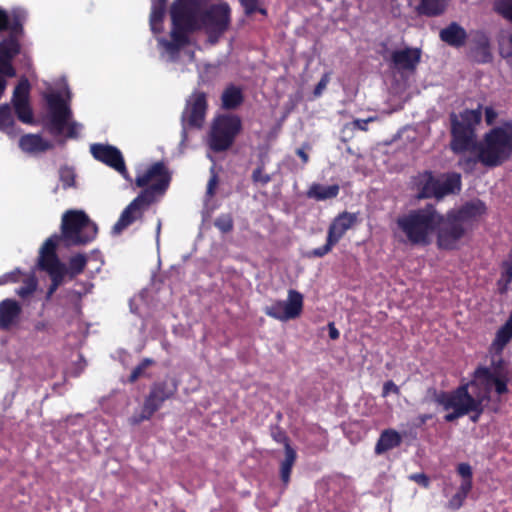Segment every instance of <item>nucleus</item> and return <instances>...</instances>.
Segmentation results:
<instances>
[{
	"mask_svg": "<svg viewBox=\"0 0 512 512\" xmlns=\"http://www.w3.org/2000/svg\"><path fill=\"white\" fill-rule=\"evenodd\" d=\"M172 180L171 172L164 161H157L150 165L147 170L138 174L135 184L143 190L134 198L122 211L119 219L112 228L113 234H120L137 219L142 218L144 212L157 198L163 196L169 188Z\"/></svg>",
	"mask_w": 512,
	"mask_h": 512,
	"instance_id": "f257e3e1",
	"label": "nucleus"
},
{
	"mask_svg": "<svg viewBox=\"0 0 512 512\" xmlns=\"http://www.w3.org/2000/svg\"><path fill=\"white\" fill-rule=\"evenodd\" d=\"M486 210L485 203L475 199L442 214L443 226L437 237V247L446 251L457 250L462 239L480 221Z\"/></svg>",
	"mask_w": 512,
	"mask_h": 512,
	"instance_id": "f03ea898",
	"label": "nucleus"
},
{
	"mask_svg": "<svg viewBox=\"0 0 512 512\" xmlns=\"http://www.w3.org/2000/svg\"><path fill=\"white\" fill-rule=\"evenodd\" d=\"M396 226L410 245L427 246L431 243L432 234L436 233V238L438 237L443 218L435 205L426 204L398 216Z\"/></svg>",
	"mask_w": 512,
	"mask_h": 512,
	"instance_id": "7ed1b4c3",
	"label": "nucleus"
},
{
	"mask_svg": "<svg viewBox=\"0 0 512 512\" xmlns=\"http://www.w3.org/2000/svg\"><path fill=\"white\" fill-rule=\"evenodd\" d=\"M509 381L508 363L502 356H492L489 366L479 365L474 370L468 385L477 398L489 402L493 390L498 396L508 393Z\"/></svg>",
	"mask_w": 512,
	"mask_h": 512,
	"instance_id": "20e7f679",
	"label": "nucleus"
},
{
	"mask_svg": "<svg viewBox=\"0 0 512 512\" xmlns=\"http://www.w3.org/2000/svg\"><path fill=\"white\" fill-rule=\"evenodd\" d=\"M512 156V124L494 127L485 134L478 147V161L487 167H497Z\"/></svg>",
	"mask_w": 512,
	"mask_h": 512,
	"instance_id": "39448f33",
	"label": "nucleus"
},
{
	"mask_svg": "<svg viewBox=\"0 0 512 512\" xmlns=\"http://www.w3.org/2000/svg\"><path fill=\"white\" fill-rule=\"evenodd\" d=\"M44 100L47 103L48 115L43 125L49 134L57 137L66 130V137L76 138L78 123L72 120L73 114L68 101L58 92L44 94Z\"/></svg>",
	"mask_w": 512,
	"mask_h": 512,
	"instance_id": "423d86ee",
	"label": "nucleus"
},
{
	"mask_svg": "<svg viewBox=\"0 0 512 512\" xmlns=\"http://www.w3.org/2000/svg\"><path fill=\"white\" fill-rule=\"evenodd\" d=\"M97 233V225L84 211L68 210L62 215L60 236L65 247L86 245L96 238Z\"/></svg>",
	"mask_w": 512,
	"mask_h": 512,
	"instance_id": "0eeeda50",
	"label": "nucleus"
},
{
	"mask_svg": "<svg viewBox=\"0 0 512 512\" xmlns=\"http://www.w3.org/2000/svg\"><path fill=\"white\" fill-rule=\"evenodd\" d=\"M481 105L477 109H466L459 114H451L450 148L455 154L472 150L476 146L475 127L481 122Z\"/></svg>",
	"mask_w": 512,
	"mask_h": 512,
	"instance_id": "6e6552de",
	"label": "nucleus"
},
{
	"mask_svg": "<svg viewBox=\"0 0 512 512\" xmlns=\"http://www.w3.org/2000/svg\"><path fill=\"white\" fill-rule=\"evenodd\" d=\"M242 131L241 118L236 114H220L214 117L209 135V148L215 153L229 150Z\"/></svg>",
	"mask_w": 512,
	"mask_h": 512,
	"instance_id": "1a4fd4ad",
	"label": "nucleus"
},
{
	"mask_svg": "<svg viewBox=\"0 0 512 512\" xmlns=\"http://www.w3.org/2000/svg\"><path fill=\"white\" fill-rule=\"evenodd\" d=\"M470 385L463 383L456 389L446 392L440 391L435 394V402L441 405L444 410L452 409V412L444 416L446 422H454L455 420L469 415L472 409H475L476 394L469 392Z\"/></svg>",
	"mask_w": 512,
	"mask_h": 512,
	"instance_id": "9d476101",
	"label": "nucleus"
},
{
	"mask_svg": "<svg viewBox=\"0 0 512 512\" xmlns=\"http://www.w3.org/2000/svg\"><path fill=\"white\" fill-rule=\"evenodd\" d=\"M231 25V9L228 3L210 5L199 15V29H202L211 44L219 42Z\"/></svg>",
	"mask_w": 512,
	"mask_h": 512,
	"instance_id": "9b49d317",
	"label": "nucleus"
},
{
	"mask_svg": "<svg viewBox=\"0 0 512 512\" xmlns=\"http://www.w3.org/2000/svg\"><path fill=\"white\" fill-rule=\"evenodd\" d=\"M13 17L12 33L0 41V74L9 78L15 77L17 74L12 61L21 53L20 39L24 35L23 13L16 11Z\"/></svg>",
	"mask_w": 512,
	"mask_h": 512,
	"instance_id": "f8f14e48",
	"label": "nucleus"
},
{
	"mask_svg": "<svg viewBox=\"0 0 512 512\" xmlns=\"http://www.w3.org/2000/svg\"><path fill=\"white\" fill-rule=\"evenodd\" d=\"M356 223L357 215L355 213L347 211L339 213L328 227L326 243L321 247L309 251L307 257L321 258L330 253L333 247Z\"/></svg>",
	"mask_w": 512,
	"mask_h": 512,
	"instance_id": "ddd939ff",
	"label": "nucleus"
},
{
	"mask_svg": "<svg viewBox=\"0 0 512 512\" xmlns=\"http://www.w3.org/2000/svg\"><path fill=\"white\" fill-rule=\"evenodd\" d=\"M304 297L295 289H289L287 300H276L264 308V313L276 320L286 322L300 317L303 312Z\"/></svg>",
	"mask_w": 512,
	"mask_h": 512,
	"instance_id": "4468645a",
	"label": "nucleus"
},
{
	"mask_svg": "<svg viewBox=\"0 0 512 512\" xmlns=\"http://www.w3.org/2000/svg\"><path fill=\"white\" fill-rule=\"evenodd\" d=\"M207 110V94L199 90L194 91L186 100L181 114L183 129H201L206 119Z\"/></svg>",
	"mask_w": 512,
	"mask_h": 512,
	"instance_id": "2eb2a0df",
	"label": "nucleus"
},
{
	"mask_svg": "<svg viewBox=\"0 0 512 512\" xmlns=\"http://www.w3.org/2000/svg\"><path fill=\"white\" fill-rule=\"evenodd\" d=\"M177 391V385L169 384L166 381H159L152 384L149 394L146 396L141 414L139 418L135 420V423H139L144 420H149L158 411L163 403L173 397Z\"/></svg>",
	"mask_w": 512,
	"mask_h": 512,
	"instance_id": "dca6fc26",
	"label": "nucleus"
},
{
	"mask_svg": "<svg viewBox=\"0 0 512 512\" xmlns=\"http://www.w3.org/2000/svg\"><path fill=\"white\" fill-rule=\"evenodd\" d=\"M199 12V0H175L170 9L172 24H183L189 30H199Z\"/></svg>",
	"mask_w": 512,
	"mask_h": 512,
	"instance_id": "f3484780",
	"label": "nucleus"
},
{
	"mask_svg": "<svg viewBox=\"0 0 512 512\" xmlns=\"http://www.w3.org/2000/svg\"><path fill=\"white\" fill-rule=\"evenodd\" d=\"M31 85L26 77H22L14 88L11 98L17 119L24 124H33L34 115L30 104Z\"/></svg>",
	"mask_w": 512,
	"mask_h": 512,
	"instance_id": "a211bd4d",
	"label": "nucleus"
},
{
	"mask_svg": "<svg viewBox=\"0 0 512 512\" xmlns=\"http://www.w3.org/2000/svg\"><path fill=\"white\" fill-rule=\"evenodd\" d=\"M90 153L97 161L114 169L124 178H128V170L121 151L109 144L94 143L90 146Z\"/></svg>",
	"mask_w": 512,
	"mask_h": 512,
	"instance_id": "6ab92c4d",
	"label": "nucleus"
},
{
	"mask_svg": "<svg viewBox=\"0 0 512 512\" xmlns=\"http://www.w3.org/2000/svg\"><path fill=\"white\" fill-rule=\"evenodd\" d=\"M422 51L420 48L405 47L394 50L391 53V63L397 70L414 72L421 62Z\"/></svg>",
	"mask_w": 512,
	"mask_h": 512,
	"instance_id": "aec40b11",
	"label": "nucleus"
},
{
	"mask_svg": "<svg viewBox=\"0 0 512 512\" xmlns=\"http://www.w3.org/2000/svg\"><path fill=\"white\" fill-rule=\"evenodd\" d=\"M195 30H189L185 25L180 24H172L171 29V40L160 39L159 43L165 48L167 52L170 54H175L180 51L181 48L186 46L189 43V32H194Z\"/></svg>",
	"mask_w": 512,
	"mask_h": 512,
	"instance_id": "412c9836",
	"label": "nucleus"
},
{
	"mask_svg": "<svg viewBox=\"0 0 512 512\" xmlns=\"http://www.w3.org/2000/svg\"><path fill=\"white\" fill-rule=\"evenodd\" d=\"M20 304L13 299H4L0 302V330H9L21 314Z\"/></svg>",
	"mask_w": 512,
	"mask_h": 512,
	"instance_id": "4be33fe9",
	"label": "nucleus"
},
{
	"mask_svg": "<svg viewBox=\"0 0 512 512\" xmlns=\"http://www.w3.org/2000/svg\"><path fill=\"white\" fill-rule=\"evenodd\" d=\"M441 41L454 48H461L466 44L468 35L466 30L457 22H451L440 30Z\"/></svg>",
	"mask_w": 512,
	"mask_h": 512,
	"instance_id": "5701e85b",
	"label": "nucleus"
},
{
	"mask_svg": "<svg viewBox=\"0 0 512 512\" xmlns=\"http://www.w3.org/2000/svg\"><path fill=\"white\" fill-rule=\"evenodd\" d=\"M59 242L62 241L61 236L58 234H53L48 239H46V241L43 243L40 249L38 259L39 268L61 262L56 253V249Z\"/></svg>",
	"mask_w": 512,
	"mask_h": 512,
	"instance_id": "b1692460",
	"label": "nucleus"
},
{
	"mask_svg": "<svg viewBox=\"0 0 512 512\" xmlns=\"http://www.w3.org/2000/svg\"><path fill=\"white\" fill-rule=\"evenodd\" d=\"M401 444L402 436L397 430L392 428L384 429L376 442L374 452L376 455H382L399 447Z\"/></svg>",
	"mask_w": 512,
	"mask_h": 512,
	"instance_id": "393cba45",
	"label": "nucleus"
},
{
	"mask_svg": "<svg viewBox=\"0 0 512 512\" xmlns=\"http://www.w3.org/2000/svg\"><path fill=\"white\" fill-rule=\"evenodd\" d=\"M19 147L23 152L35 154L48 151L53 145L38 134H25L19 139Z\"/></svg>",
	"mask_w": 512,
	"mask_h": 512,
	"instance_id": "a878e982",
	"label": "nucleus"
},
{
	"mask_svg": "<svg viewBox=\"0 0 512 512\" xmlns=\"http://www.w3.org/2000/svg\"><path fill=\"white\" fill-rule=\"evenodd\" d=\"M439 178H436L431 171H425L419 176L417 182L418 198L430 199L436 198L438 193Z\"/></svg>",
	"mask_w": 512,
	"mask_h": 512,
	"instance_id": "bb28decb",
	"label": "nucleus"
},
{
	"mask_svg": "<svg viewBox=\"0 0 512 512\" xmlns=\"http://www.w3.org/2000/svg\"><path fill=\"white\" fill-rule=\"evenodd\" d=\"M461 175L453 172L444 175V179H439L437 199H442L450 194H457L461 191Z\"/></svg>",
	"mask_w": 512,
	"mask_h": 512,
	"instance_id": "cd10ccee",
	"label": "nucleus"
},
{
	"mask_svg": "<svg viewBox=\"0 0 512 512\" xmlns=\"http://www.w3.org/2000/svg\"><path fill=\"white\" fill-rule=\"evenodd\" d=\"M447 7V0H420L415 11L420 16L437 17L442 15Z\"/></svg>",
	"mask_w": 512,
	"mask_h": 512,
	"instance_id": "c85d7f7f",
	"label": "nucleus"
},
{
	"mask_svg": "<svg viewBox=\"0 0 512 512\" xmlns=\"http://www.w3.org/2000/svg\"><path fill=\"white\" fill-rule=\"evenodd\" d=\"M222 107L226 110H233L239 107L243 101L244 96L241 88L235 85H229L225 88L221 95Z\"/></svg>",
	"mask_w": 512,
	"mask_h": 512,
	"instance_id": "c756f323",
	"label": "nucleus"
},
{
	"mask_svg": "<svg viewBox=\"0 0 512 512\" xmlns=\"http://www.w3.org/2000/svg\"><path fill=\"white\" fill-rule=\"evenodd\" d=\"M339 190L340 188L337 184L324 186L322 184L314 183L309 188L307 196L318 201H324L336 198L339 194Z\"/></svg>",
	"mask_w": 512,
	"mask_h": 512,
	"instance_id": "7c9ffc66",
	"label": "nucleus"
},
{
	"mask_svg": "<svg viewBox=\"0 0 512 512\" xmlns=\"http://www.w3.org/2000/svg\"><path fill=\"white\" fill-rule=\"evenodd\" d=\"M474 58L478 63H489L492 61L489 39L486 35L480 34L476 39Z\"/></svg>",
	"mask_w": 512,
	"mask_h": 512,
	"instance_id": "2f4dec72",
	"label": "nucleus"
},
{
	"mask_svg": "<svg viewBox=\"0 0 512 512\" xmlns=\"http://www.w3.org/2000/svg\"><path fill=\"white\" fill-rule=\"evenodd\" d=\"M297 453L291 445H287L285 449V459L281 462L280 477L284 485H287L290 481L292 468L296 462Z\"/></svg>",
	"mask_w": 512,
	"mask_h": 512,
	"instance_id": "473e14b6",
	"label": "nucleus"
},
{
	"mask_svg": "<svg viewBox=\"0 0 512 512\" xmlns=\"http://www.w3.org/2000/svg\"><path fill=\"white\" fill-rule=\"evenodd\" d=\"M166 11V0H157L153 3L150 13V26L153 32L162 30V23Z\"/></svg>",
	"mask_w": 512,
	"mask_h": 512,
	"instance_id": "72a5a7b5",
	"label": "nucleus"
},
{
	"mask_svg": "<svg viewBox=\"0 0 512 512\" xmlns=\"http://www.w3.org/2000/svg\"><path fill=\"white\" fill-rule=\"evenodd\" d=\"M15 128V120L12 115V108L8 103L0 105V130L12 134Z\"/></svg>",
	"mask_w": 512,
	"mask_h": 512,
	"instance_id": "f704fd0d",
	"label": "nucleus"
},
{
	"mask_svg": "<svg viewBox=\"0 0 512 512\" xmlns=\"http://www.w3.org/2000/svg\"><path fill=\"white\" fill-rule=\"evenodd\" d=\"M16 11H20L24 15V23L27 21L28 13L25 9L21 7H15L10 10V12H7L3 8L0 7V32L2 31H9V33H12V27L14 23V17L13 14Z\"/></svg>",
	"mask_w": 512,
	"mask_h": 512,
	"instance_id": "c9c22d12",
	"label": "nucleus"
},
{
	"mask_svg": "<svg viewBox=\"0 0 512 512\" xmlns=\"http://www.w3.org/2000/svg\"><path fill=\"white\" fill-rule=\"evenodd\" d=\"M87 261V257L81 253H78L70 257L67 271L68 276L71 280L84 272L87 265Z\"/></svg>",
	"mask_w": 512,
	"mask_h": 512,
	"instance_id": "e433bc0d",
	"label": "nucleus"
},
{
	"mask_svg": "<svg viewBox=\"0 0 512 512\" xmlns=\"http://www.w3.org/2000/svg\"><path fill=\"white\" fill-rule=\"evenodd\" d=\"M40 269L47 272L51 282L59 286L63 284L65 276L68 275L67 267L62 262L44 266Z\"/></svg>",
	"mask_w": 512,
	"mask_h": 512,
	"instance_id": "4c0bfd02",
	"label": "nucleus"
},
{
	"mask_svg": "<svg viewBox=\"0 0 512 512\" xmlns=\"http://www.w3.org/2000/svg\"><path fill=\"white\" fill-rule=\"evenodd\" d=\"M512 282V262L503 261L501 264V276L497 281L500 293H506Z\"/></svg>",
	"mask_w": 512,
	"mask_h": 512,
	"instance_id": "58836bf2",
	"label": "nucleus"
},
{
	"mask_svg": "<svg viewBox=\"0 0 512 512\" xmlns=\"http://www.w3.org/2000/svg\"><path fill=\"white\" fill-rule=\"evenodd\" d=\"M471 490L472 488H469L468 485H460L458 491L448 501L447 508L450 510L460 509Z\"/></svg>",
	"mask_w": 512,
	"mask_h": 512,
	"instance_id": "ea45409f",
	"label": "nucleus"
},
{
	"mask_svg": "<svg viewBox=\"0 0 512 512\" xmlns=\"http://www.w3.org/2000/svg\"><path fill=\"white\" fill-rule=\"evenodd\" d=\"M37 284L35 275H29L23 280V285L16 290V293L21 298H27L35 292Z\"/></svg>",
	"mask_w": 512,
	"mask_h": 512,
	"instance_id": "a19ab883",
	"label": "nucleus"
},
{
	"mask_svg": "<svg viewBox=\"0 0 512 512\" xmlns=\"http://www.w3.org/2000/svg\"><path fill=\"white\" fill-rule=\"evenodd\" d=\"M265 164L261 161L254 169L251 175L252 182L254 184L267 185L271 181V176L264 172Z\"/></svg>",
	"mask_w": 512,
	"mask_h": 512,
	"instance_id": "79ce46f5",
	"label": "nucleus"
},
{
	"mask_svg": "<svg viewBox=\"0 0 512 512\" xmlns=\"http://www.w3.org/2000/svg\"><path fill=\"white\" fill-rule=\"evenodd\" d=\"M214 225L220 232L229 233L233 230L234 221L230 214H221L215 219Z\"/></svg>",
	"mask_w": 512,
	"mask_h": 512,
	"instance_id": "37998d69",
	"label": "nucleus"
},
{
	"mask_svg": "<svg viewBox=\"0 0 512 512\" xmlns=\"http://www.w3.org/2000/svg\"><path fill=\"white\" fill-rule=\"evenodd\" d=\"M457 473L462 477L460 485H468L469 488L473 487V472L468 463H460L457 466Z\"/></svg>",
	"mask_w": 512,
	"mask_h": 512,
	"instance_id": "c03bdc74",
	"label": "nucleus"
},
{
	"mask_svg": "<svg viewBox=\"0 0 512 512\" xmlns=\"http://www.w3.org/2000/svg\"><path fill=\"white\" fill-rule=\"evenodd\" d=\"M59 177L64 189H68L75 185L74 170L68 166H63L59 170Z\"/></svg>",
	"mask_w": 512,
	"mask_h": 512,
	"instance_id": "a18cd8bd",
	"label": "nucleus"
},
{
	"mask_svg": "<svg viewBox=\"0 0 512 512\" xmlns=\"http://www.w3.org/2000/svg\"><path fill=\"white\" fill-rule=\"evenodd\" d=\"M154 364V360L150 358H144L131 372L129 376V382H136L141 377L144 371L151 365Z\"/></svg>",
	"mask_w": 512,
	"mask_h": 512,
	"instance_id": "49530a36",
	"label": "nucleus"
},
{
	"mask_svg": "<svg viewBox=\"0 0 512 512\" xmlns=\"http://www.w3.org/2000/svg\"><path fill=\"white\" fill-rule=\"evenodd\" d=\"M495 11L512 22V0H498L495 3Z\"/></svg>",
	"mask_w": 512,
	"mask_h": 512,
	"instance_id": "de8ad7c7",
	"label": "nucleus"
},
{
	"mask_svg": "<svg viewBox=\"0 0 512 512\" xmlns=\"http://www.w3.org/2000/svg\"><path fill=\"white\" fill-rule=\"evenodd\" d=\"M22 271L19 268H16L13 271L5 273L0 276V286L9 284V283H17L20 281L22 276Z\"/></svg>",
	"mask_w": 512,
	"mask_h": 512,
	"instance_id": "09e8293b",
	"label": "nucleus"
},
{
	"mask_svg": "<svg viewBox=\"0 0 512 512\" xmlns=\"http://www.w3.org/2000/svg\"><path fill=\"white\" fill-rule=\"evenodd\" d=\"M487 401L482 400L481 398H477L475 400V409H472L470 412V420L473 423H477L480 420L481 415L484 413L485 405Z\"/></svg>",
	"mask_w": 512,
	"mask_h": 512,
	"instance_id": "8fccbe9b",
	"label": "nucleus"
},
{
	"mask_svg": "<svg viewBox=\"0 0 512 512\" xmlns=\"http://www.w3.org/2000/svg\"><path fill=\"white\" fill-rule=\"evenodd\" d=\"M272 438L277 442L284 445V450L287 449V445H290L289 437L287 436L286 432L282 430L281 428H276L274 431H272Z\"/></svg>",
	"mask_w": 512,
	"mask_h": 512,
	"instance_id": "3c124183",
	"label": "nucleus"
},
{
	"mask_svg": "<svg viewBox=\"0 0 512 512\" xmlns=\"http://www.w3.org/2000/svg\"><path fill=\"white\" fill-rule=\"evenodd\" d=\"M240 3L248 16L254 14L257 10L258 0H240Z\"/></svg>",
	"mask_w": 512,
	"mask_h": 512,
	"instance_id": "603ef678",
	"label": "nucleus"
},
{
	"mask_svg": "<svg viewBox=\"0 0 512 512\" xmlns=\"http://www.w3.org/2000/svg\"><path fill=\"white\" fill-rule=\"evenodd\" d=\"M390 393L397 395L400 393L399 387L392 380H388L384 383L382 395L383 397H386Z\"/></svg>",
	"mask_w": 512,
	"mask_h": 512,
	"instance_id": "864d4df0",
	"label": "nucleus"
},
{
	"mask_svg": "<svg viewBox=\"0 0 512 512\" xmlns=\"http://www.w3.org/2000/svg\"><path fill=\"white\" fill-rule=\"evenodd\" d=\"M329 74L325 73L320 81L317 83V85L315 86V89H314V95L315 96H320L323 92V90L326 89L328 83H329Z\"/></svg>",
	"mask_w": 512,
	"mask_h": 512,
	"instance_id": "5fc2aeb1",
	"label": "nucleus"
},
{
	"mask_svg": "<svg viewBox=\"0 0 512 512\" xmlns=\"http://www.w3.org/2000/svg\"><path fill=\"white\" fill-rule=\"evenodd\" d=\"M217 184H218V178L216 175H213L209 179L208 184H207V192H206L207 195L212 197L215 194V189H216Z\"/></svg>",
	"mask_w": 512,
	"mask_h": 512,
	"instance_id": "6e6d98bb",
	"label": "nucleus"
},
{
	"mask_svg": "<svg viewBox=\"0 0 512 512\" xmlns=\"http://www.w3.org/2000/svg\"><path fill=\"white\" fill-rule=\"evenodd\" d=\"M497 118V113L492 107L485 108V120L488 125L493 124L495 119Z\"/></svg>",
	"mask_w": 512,
	"mask_h": 512,
	"instance_id": "4d7b16f0",
	"label": "nucleus"
},
{
	"mask_svg": "<svg viewBox=\"0 0 512 512\" xmlns=\"http://www.w3.org/2000/svg\"><path fill=\"white\" fill-rule=\"evenodd\" d=\"M372 118L363 120V119H356L353 121V126L359 130L367 131V124L369 121H371Z\"/></svg>",
	"mask_w": 512,
	"mask_h": 512,
	"instance_id": "13d9d810",
	"label": "nucleus"
},
{
	"mask_svg": "<svg viewBox=\"0 0 512 512\" xmlns=\"http://www.w3.org/2000/svg\"><path fill=\"white\" fill-rule=\"evenodd\" d=\"M411 478L414 479L415 481H417L419 484H422L424 486H428V484H429L428 477L423 473L415 474Z\"/></svg>",
	"mask_w": 512,
	"mask_h": 512,
	"instance_id": "bf43d9fd",
	"label": "nucleus"
},
{
	"mask_svg": "<svg viewBox=\"0 0 512 512\" xmlns=\"http://www.w3.org/2000/svg\"><path fill=\"white\" fill-rule=\"evenodd\" d=\"M328 327H329V337L332 340L338 339L340 334H339L338 329L335 327L334 323H329Z\"/></svg>",
	"mask_w": 512,
	"mask_h": 512,
	"instance_id": "052dcab7",
	"label": "nucleus"
},
{
	"mask_svg": "<svg viewBox=\"0 0 512 512\" xmlns=\"http://www.w3.org/2000/svg\"><path fill=\"white\" fill-rule=\"evenodd\" d=\"M6 77L7 76H4V75L0 74V99L4 95V92H5L6 87H7Z\"/></svg>",
	"mask_w": 512,
	"mask_h": 512,
	"instance_id": "680f3d73",
	"label": "nucleus"
},
{
	"mask_svg": "<svg viewBox=\"0 0 512 512\" xmlns=\"http://www.w3.org/2000/svg\"><path fill=\"white\" fill-rule=\"evenodd\" d=\"M59 288L58 284L52 283L50 284L48 290H47V298H50Z\"/></svg>",
	"mask_w": 512,
	"mask_h": 512,
	"instance_id": "e2e57ef3",
	"label": "nucleus"
},
{
	"mask_svg": "<svg viewBox=\"0 0 512 512\" xmlns=\"http://www.w3.org/2000/svg\"><path fill=\"white\" fill-rule=\"evenodd\" d=\"M297 155L302 159L304 163L308 162L309 156L304 150L298 149Z\"/></svg>",
	"mask_w": 512,
	"mask_h": 512,
	"instance_id": "0e129e2a",
	"label": "nucleus"
},
{
	"mask_svg": "<svg viewBox=\"0 0 512 512\" xmlns=\"http://www.w3.org/2000/svg\"><path fill=\"white\" fill-rule=\"evenodd\" d=\"M432 419L431 414H421L418 417L420 424H425L428 420Z\"/></svg>",
	"mask_w": 512,
	"mask_h": 512,
	"instance_id": "69168bd1",
	"label": "nucleus"
},
{
	"mask_svg": "<svg viewBox=\"0 0 512 512\" xmlns=\"http://www.w3.org/2000/svg\"><path fill=\"white\" fill-rule=\"evenodd\" d=\"M46 326H47V325H46V323H45V322H42V321L37 322V323L35 324V330H37V331H43V330H45V329H46Z\"/></svg>",
	"mask_w": 512,
	"mask_h": 512,
	"instance_id": "338daca9",
	"label": "nucleus"
},
{
	"mask_svg": "<svg viewBox=\"0 0 512 512\" xmlns=\"http://www.w3.org/2000/svg\"><path fill=\"white\" fill-rule=\"evenodd\" d=\"M256 12H259V13H261V14H263V15H266V14H267V10H266L265 8H258V7H257Z\"/></svg>",
	"mask_w": 512,
	"mask_h": 512,
	"instance_id": "774afa93",
	"label": "nucleus"
}]
</instances>
